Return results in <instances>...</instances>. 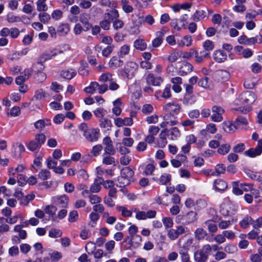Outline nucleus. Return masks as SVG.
<instances>
[{
    "instance_id": "nucleus-43",
    "label": "nucleus",
    "mask_w": 262,
    "mask_h": 262,
    "mask_svg": "<svg viewBox=\"0 0 262 262\" xmlns=\"http://www.w3.org/2000/svg\"><path fill=\"white\" fill-rule=\"evenodd\" d=\"M20 34V31L17 28L12 27L9 28V36L12 39L18 37Z\"/></svg>"
},
{
    "instance_id": "nucleus-60",
    "label": "nucleus",
    "mask_w": 262,
    "mask_h": 262,
    "mask_svg": "<svg viewBox=\"0 0 262 262\" xmlns=\"http://www.w3.org/2000/svg\"><path fill=\"white\" fill-rule=\"evenodd\" d=\"M154 110L153 106L150 104H145L143 105L142 112L145 115H148L152 112Z\"/></svg>"
},
{
    "instance_id": "nucleus-13",
    "label": "nucleus",
    "mask_w": 262,
    "mask_h": 262,
    "mask_svg": "<svg viewBox=\"0 0 262 262\" xmlns=\"http://www.w3.org/2000/svg\"><path fill=\"white\" fill-rule=\"evenodd\" d=\"M103 179L100 177L96 178L94 183L91 186L90 191L91 193H98L101 189V185L102 184Z\"/></svg>"
},
{
    "instance_id": "nucleus-8",
    "label": "nucleus",
    "mask_w": 262,
    "mask_h": 262,
    "mask_svg": "<svg viewBox=\"0 0 262 262\" xmlns=\"http://www.w3.org/2000/svg\"><path fill=\"white\" fill-rule=\"evenodd\" d=\"M146 81L148 85L159 86L163 82V79L160 76L155 77L152 74L149 73L146 77Z\"/></svg>"
},
{
    "instance_id": "nucleus-48",
    "label": "nucleus",
    "mask_w": 262,
    "mask_h": 262,
    "mask_svg": "<svg viewBox=\"0 0 262 262\" xmlns=\"http://www.w3.org/2000/svg\"><path fill=\"white\" fill-rule=\"evenodd\" d=\"M99 86V83L97 82H91L89 86L84 89V91L87 93H93L96 90L97 87Z\"/></svg>"
},
{
    "instance_id": "nucleus-4",
    "label": "nucleus",
    "mask_w": 262,
    "mask_h": 262,
    "mask_svg": "<svg viewBox=\"0 0 262 262\" xmlns=\"http://www.w3.org/2000/svg\"><path fill=\"white\" fill-rule=\"evenodd\" d=\"M63 54V51L55 49L53 51H47L43 53L38 58V60L45 62L48 60L53 58L56 56Z\"/></svg>"
},
{
    "instance_id": "nucleus-23",
    "label": "nucleus",
    "mask_w": 262,
    "mask_h": 262,
    "mask_svg": "<svg viewBox=\"0 0 262 262\" xmlns=\"http://www.w3.org/2000/svg\"><path fill=\"white\" fill-rule=\"evenodd\" d=\"M180 135L181 133L179 129L176 127H173L170 129H168L167 136H169L172 140L177 139L180 137Z\"/></svg>"
},
{
    "instance_id": "nucleus-64",
    "label": "nucleus",
    "mask_w": 262,
    "mask_h": 262,
    "mask_svg": "<svg viewBox=\"0 0 262 262\" xmlns=\"http://www.w3.org/2000/svg\"><path fill=\"white\" fill-rule=\"evenodd\" d=\"M213 241L219 244H221L225 242L226 238L223 233L217 234L214 236Z\"/></svg>"
},
{
    "instance_id": "nucleus-63",
    "label": "nucleus",
    "mask_w": 262,
    "mask_h": 262,
    "mask_svg": "<svg viewBox=\"0 0 262 262\" xmlns=\"http://www.w3.org/2000/svg\"><path fill=\"white\" fill-rule=\"evenodd\" d=\"M62 235V232L58 229H52L50 230L49 235L52 238L60 237Z\"/></svg>"
},
{
    "instance_id": "nucleus-17",
    "label": "nucleus",
    "mask_w": 262,
    "mask_h": 262,
    "mask_svg": "<svg viewBox=\"0 0 262 262\" xmlns=\"http://www.w3.org/2000/svg\"><path fill=\"white\" fill-rule=\"evenodd\" d=\"M123 61L116 56L112 57L108 62V66L112 69H116L123 65Z\"/></svg>"
},
{
    "instance_id": "nucleus-41",
    "label": "nucleus",
    "mask_w": 262,
    "mask_h": 262,
    "mask_svg": "<svg viewBox=\"0 0 262 262\" xmlns=\"http://www.w3.org/2000/svg\"><path fill=\"white\" fill-rule=\"evenodd\" d=\"M112 80H113V75L109 72L102 74L99 78V80L102 82H105L107 81L110 82Z\"/></svg>"
},
{
    "instance_id": "nucleus-59",
    "label": "nucleus",
    "mask_w": 262,
    "mask_h": 262,
    "mask_svg": "<svg viewBox=\"0 0 262 262\" xmlns=\"http://www.w3.org/2000/svg\"><path fill=\"white\" fill-rule=\"evenodd\" d=\"M171 180V175L168 173H164L160 178V182L162 185H165L170 182Z\"/></svg>"
},
{
    "instance_id": "nucleus-24",
    "label": "nucleus",
    "mask_w": 262,
    "mask_h": 262,
    "mask_svg": "<svg viewBox=\"0 0 262 262\" xmlns=\"http://www.w3.org/2000/svg\"><path fill=\"white\" fill-rule=\"evenodd\" d=\"M198 85L206 90H209L211 88V82L207 77H204L200 79L198 82Z\"/></svg>"
},
{
    "instance_id": "nucleus-3",
    "label": "nucleus",
    "mask_w": 262,
    "mask_h": 262,
    "mask_svg": "<svg viewBox=\"0 0 262 262\" xmlns=\"http://www.w3.org/2000/svg\"><path fill=\"white\" fill-rule=\"evenodd\" d=\"M196 212L190 211L186 215H179L176 217V222L184 225H188L197 221Z\"/></svg>"
},
{
    "instance_id": "nucleus-36",
    "label": "nucleus",
    "mask_w": 262,
    "mask_h": 262,
    "mask_svg": "<svg viewBox=\"0 0 262 262\" xmlns=\"http://www.w3.org/2000/svg\"><path fill=\"white\" fill-rule=\"evenodd\" d=\"M252 219L249 216H246L239 223L240 226L242 228L246 229L252 223Z\"/></svg>"
},
{
    "instance_id": "nucleus-14",
    "label": "nucleus",
    "mask_w": 262,
    "mask_h": 262,
    "mask_svg": "<svg viewBox=\"0 0 262 262\" xmlns=\"http://www.w3.org/2000/svg\"><path fill=\"white\" fill-rule=\"evenodd\" d=\"M168 129L165 128L163 129L160 135L159 139L158 141V145L159 147L163 148L167 144L166 137L167 136Z\"/></svg>"
},
{
    "instance_id": "nucleus-34",
    "label": "nucleus",
    "mask_w": 262,
    "mask_h": 262,
    "mask_svg": "<svg viewBox=\"0 0 262 262\" xmlns=\"http://www.w3.org/2000/svg\"><path fill=\"white\" fill-rule=\"evenodd\" d=\"M193 67L189 63L186 62L184 63L180 69V72L182 73L181 75L187 74L192 71Z\"/></svg>"
},
{
    "instance_id": "nucleus-31",
    "label": "nucleus",
    "mask_w": 262,
    "mask_h": 262,
    "mask_svg": "<svg viewBox=\"0 0 262 262\" xmlns=\"http://www.w3.org/2000/svg\"><path fill=\"white\" fill-rule=\"evenodd\" d=\"M224 250L227 253L233 254L237 251V248L234 244L229 243L225 245Z\"/></svg>"
},
{
    "instance_id": "nucleus-62",
    "label": "nucleus",
    "mask_w": 262,
    "mask_h": 262,
    "mask_svg": "<svg viewBox=\"0 0 262 262\" xmlns=\"http://www.w3.org/2000/svg\"><path fill=\"white\" fill-rule=\"evenodd\" d=\"M118 181L119 184V187H120L128 185L130 183V180L126 178H124L121 175H120V176L119 177Z\"/></svg>"
},
{
    "instance_id": "nucleus-56",
    "label": "nucleus",
    "mask_w": 262,
    "mask_h": 262,
    "mask_svg": "<svg viewBox=\"0 0 262 262\" xmlns=\"http://www.w3.org/2000/svg\"><path fill=\"white\" fill-rule=\"evenodd\" d=\"M38 177L42 180H46L50 177V172L46 169H42L38 173Z\"/></svg>"
},
{
    "instance_id": "nucleus-42",
    "label": "nucleus",
    "mask_w": 262,
    "mask_h": 262,
    "mask_svg": "<svg viewBox=\"0 0 262 262\" xmlns=\"http://www.w3.org/2000/svg\"><path fill=\"white\" fill-rule=\"evenodd\" d=\"M47 0H38L36 2L37 10L38 11H46L48 10V6L46 4Z\"/></svg>"
},
{
    "instance_id": "nucleus-26",
    "label": "nucleus",
    "mask_w": 262,
    "mask_h": 262,
    "mask_svg": "<svg viewBox=\"0 0 262 262\" xmlns=\"http://www.w3.org/2000/svg\"><path fill=\"white\" fill-rule=\"evenodd\" d=\"M157 37L155 38L152 41V46L155 48L159 47L163 41V37L164 33L162 31H159L157 33Z\"/></svg>"
},
{
    "instance_id": "nucleus-2",
    "label": "nucleus",
    "mask_w": 262,
    "mask_h": 262,
    "mask_svg": "<svg viewBox=\"0 0 262 262\" xmlns=\"http://www.w3.org/2000/svg\"><path fill=\"white\" fill-rule=\"evenodd\" d=\"M211 251V247L209 244H206L203 246L200 250L194 254V258L196 262H205L208 257L209 254Z\"/></svg>"
},
{
    "instance_id": "nucleus-18",
    "label": "nucleus",
    "mask_w": 262,
    "mask_h": 262,
    "mask_svg": "<svg viewBox=\"0 0 262 262\" xmlns=\"http://www.w3.org/2000/svg\"><path fill=\"white\" fill-rule=\"evenodd\" d=\"M55 204L60 207L66 208L69 204V198L66 195L57 196L55 201Z\"/></svg>"
},
{
    "instance_id": "nucleus-51",
    "label": "nucleus",
    "mask_w": 262,
    "mask_h": 262,
    "mask_svg": "<svg viewBox=\"0 0 262 262\" xmlns=\"http://www.w3.org/2000/svg\"><path fill=\"white\" fill-rule=\"evenodd\" d=\"M230 148L231 146L229 144H223L218 148L217 151L220 154L225 155L229 151Z\"/></svg>"
},
{
    "instance_id": "nucleus-35",
    "label": "nucleus",
    "mask_w": 262,
    "mask_h": 262,
    "mask_svg": "<svg viewBox=\"0 0 262 262\" xmlns=\"http://www.w3.org/2000/svg\"><path fill=\"white\" fill-rule=\"evenodd\" d=\"M61 76L67 79H71L75 75L76 72L72 70H63L61 72Z\"/></svg>"
},
{
    "instance_id": "nucleus-50",
    "label": "nucleus",
    "mask_w": 262,
    "mask_h": 262,
    "mask_svg": "<svg viewBox=\"0 0 262 262\" xmlns=\"http://www.w3.org/2000/svg\"><path fill=\"white\" fill-rule=\"evenodd\" d=\"M35 79L39 83L43 82L47 78L46 74L42 72H37L34 75Z\"/></svg>"
},
{
    "instance_id": "nucleus-57",
    "label": "nucleus",
    "mask_w": 262,
    "mask_h": 262,
    "mask_svg": "<svg viewBox=\"0 0 262 262\" xmlns=\"http://www.w3.org/2000/svg\"><path fill=\"white\" fill-rule=\"evenodd\" d=\"M78 219V213L76 210H73L70 212L68 218L69 222L71 223L75 222Z\"/></svg>"
},
{
    "instance_id": "nucleus-10",
    "label": "nucleus",
    "mask_w": 262,
    "mask_h": 262,
    "mask_svg": "<svg viewBox=\"0 0 262 262\" xmlns=\"http://www.w3.org/2000/svg\"><path fill=\"white\" fill-rule=\"evenodd\" d=\"M127 239H129V244L130 246L135 248L139 247L142 242L141 236L138 234L132 236H127L124 242H126Z\"/></svg>"
},
{
    "instance_id": "nucleus-21",
    "label": "nucleus",
    "mask_w": 262,
    "mask_h": 262,
    "mask_svg": "<svg viewBox=\"0 0 262 262\" xmlns=\"http://www.w3.org/2000/svg\"><path fill=\"white\" fill-rule=\"evenodd\" d=\"M227 58L226 53L223 51H215L213 54L214 59L219 63L224 62Z\"/></svg>"
},
{
    "instance_id": "nucleus-32",
    "label": "nucleus",
    "mask_w": 262,
    "mask_h": 262,
    "mask_svg": "<svg viewBox=\"0 0 262 262\" xmlns=\"http://www.w3.org/2000/svg\"><path fill=\"white\" fill-rule=\"evenodd\" d=\"M204 225L208 227V229L210 232L215 233L217 231V225L211 220L205 222Z\"/></svg>"
},
{
    "instance_id": "nucleus-25",
    "label": "nucleus",
    "mask_w": 262,
    "mask_h": 262,
    "mask_svg": "<svg viewBox=\"0 0 262 262\" xmlns=\"http://www.w3.org/2000/svg\"><path fill=\"white\" fill-rule=\"evenodd\" d=\"M99 125L101 128H104L107 130H110L112 126L111 121L104 118L100 119Z\"/></svg>"
},
{
    "instance_id": "nucleus-27",
    "label": "nucleus",
    "mask_w": 262,
    "mask_h": 262,
    "mask_svg": "<svg viewBox=\"0 0 262 262\" xmlns=\"http://www.w3.org/2000/svg\"><path fill=\"white\" fill-rule=\"evenodd\" d=\"M261 149L258 148H250L245 152V155L250 157H255L260 155L261 153Z\"/></svg>"
},
{
    "instance_id": "nucleus-45",
    "label": "nucleus",
    "mask_w": 262,
    "mask_h": 262,
    "mask_svg": "<svg viewBox=\"0 0 262 262\" xmlns=\"http://www.w3.org/2000/svg\"><path fill=\"white\" fill-rule=\"evenodd\" d=\"M118 211L121 212V214L125 217H130L132 215V211L128 210L126 208L123 206H118L117 207Z\"/></svg>"
},
{
    "instance_id": "nucleus-58",
    "label": "nucleus",
    "mask_w": 262,
    "mask_h": 262,
    "mask_svg": "<svg viewBox=\"0 0 262 262\" xmlns=\"http://www.w3.org/2000/svg\"><path fill=\"white\" fill-rule=\"evenodd\" d=\"M39 18L41 22L47 24L50 20L51 17L49 14L42 12L39 14Z\"/></svg>"
},
{
    "instance_id": "nucleus-54",
    "label": "nucleus",
    "mask_w": 262,
    "mask_h": 262,
    "mask_svg": "<svg viewBox=\"0 0 262 262\" xmlns=\"http://www.w3.org/2000/svg\"><path fill=\"white\" fill-rule=\"evenodd\" d=\"M85 248L89 254H92L96 249L95 244L92 242H89L86 244Z\"/></svg>"
},
{
    "instance_id": "nucleus-46",
    "label": "nucleus",
    "mask_w": 262,
    "mask_h": 262,
    "mask_svg": "<svg viewBox=\"0 0 262 262\" xmlns=\"http://www.w3.org/2000/svg\"><path fill=\"white\" fill-rule=\"evenodd\" d=\"M49 124L50 121L49 120H39L35 123L34 126L36 128L41 129L44 128L46 125Z\"/></svg>"
},
{
    "instance_id": "nucleus-37",
    "label": "nucleus",
    "mask_w": 262,
    "mask_h": 262,
    "mask_svg": "<svg viewBox=\"0 0 262 262\" xmlns=\"http://www.w3.org/2000/svg\"><path fill=\"white\" fill-rule=\"evenodd\" d=\"M232 192L235 195H241L243 194V190L241 188L238 181H234L232 183Z\"/></svg>"
},
{
    "instance_id": "nucleus-39",
    "label": "nucleus",
    "mask_w": 262,
    "mask_h": 262,
    "mask_svg": "<svg viewBox=\"0 0 262 262\" xmlns=\"http://www.w3.org/2000/svg\"><path fill=\"white\" fill-rule=\"evenodd\" d=\"M90 14L93 16H96L103 14L102 10L97 6H93L89 10Z\"/></svg>"
},
{
    "instance_id": "nucleus-52",
    "label": "nucleus",
    "mask_w": 262,
    "mask_h": 262,
    "mask_svg": "<svg viewBox=\"0 0 262 262\" xmlns=\"http://www.w3.org/2000/svg\"><path fill=\"white\" fill-rule=\"evenodd\" d=\"M46 93L42 89H39L35 91L34 98L38 100L43 99L46 97Z\"/></svg>"
},
{
    "instance_id": "nucleus-1",
    "label": "nucleus",
    "mask_w": 262,
    "mask_h": 262,
    "mask_svg": "<svg viewBox=\"0 0 262 262\" xmlns=\"http://www.w3.org/2000/svg\"><path fill=\"white\" fill-rule=\"evenodd\" d=\"M256 99L255 94L250 91H246L241 93L234 103L236 105H250L253 104Z\"/></svg>"
},
{
    "instance_id": "nucleus-49",
    "label": "nucleus",
    "mask_w": 262,
    "mask_h": 262,
    "mask_svg": "<svg viewBox=\"0 0 262 262\" xmlns=\"http://www.w3.org/2000/svg\"><path fill=\"white\" fill-rule=\"evenodd\" d=\"M43 62V61L38 60L37 62L33 64L32 69L36 72H42L45 68Z\"/></svg>"
},
{
    "instance_id": "nucleus-47",
    "label": "nucleus",
    "mask_w": 262,
    "mask_h": 262,
    "mask_svg": "<svg viewBox=\"0 0 262 262\" xmlns=\"http://www.w3.org/2000/svg\"><path fill=\"white\" fill-rule=\"evenodd\" d=\"M225 171V167L223 164H218L215 166V171L211 173L212 176H218Z\"/></svg>"
},
{
    "instance_id": "nucleus-22",
    "label": "nucleus",
    "mask_w": 262,
    "mask_h": 262,
    "mask_svg": "<svg viewBox=\"0 0 262 262\" xmlns=\"http://www.w3.org/2000/svg\"><path fill=\"white\" fill-rule=\"evenodd\" d=\"M112 154L109 153H103L102 155L103 159L102 163L105 165H115V159L114 157H112Z\"/></svg>"
},
{
    "instance_id": "nucleus-5",
    "label": "nucleus",
    "mask_w": 262,
    "mask_h": 262,
    "mask_svg": "<svg viewBox=\"0 0 262 262\" xmlns=\"http://www.w3.org/2000/svg\"><path fill=\"white\" fill-rule=\"evenodd\" d=\"M83 135L88 141L95 142L99 138V130L98 128H90Z\"/></svg>"
},
{
    "instance_id": "nucleus-28",
    "label": "nucleus",
    "mask_w": 262,
    "mask_h": 262,
    "mask_svg": "<svg viewBox=\"0 0 262 262\" xmlns=\"http://www.w3.org/2000/svg\"><path fill=\"white\" fill-rule=\"evenodd\" d=\"M134 172L133 170L128 167L123 168L121 171V175L124 178L130 180L133 177Z\"/></svg>"
},
{
    "instance_id": "nucleus-11",
    "label": "nucleus",
    "mask_w": 262,
    "mask_h": 262,
    "mask_svg": "<svg viewBox=\"0 0 262 262\" xmlns=\"http://www.w3.org/2000/svg\"><path fill=\"white\" fill-rule=\"evenodd\" d=\"M164 108L168 114L174 116L179 112L180 106L178 104L169 103L166 104Z\"/></svg>"
},
{
    "instance_id": "nucleus-44",
    "label": "nucleus",
    "mask_w": 262,
    "mask_h": 262,
    "mask_svg": "<svg viewBox=\"0 0 262 262\" xmlns=\"http://www.w3.org/2000/svg\"><path fill=\"white\" fill-rule=\"evenodd\" d=\"M88 198L90 203L94 205L100 203L102 201L101 198L96 194H90Z\"/></svg>"
},
{
    "instance_id": "nucleus-33",
    "label": "nucleus",
    "mask_w": 262,
    "mask_h": 262,
    "mask_svg": "<svg viewBox=\"0 0 262 262\" xmlns=\"http://www.w3.org/2000/svg\"><path fill=\"white\" fill-rule=\"evenodd\" d=\"M188 250L179 249V253L180 255L182 262H190V256L188 254Z\"/></svg>"
},
{
    "instance_id": "nucleus-30",
    "label": "nucleus",
    "mask_w": 262,
    "mask_h": 262,
    "mask_svg": "<svg viewBox=\"0 0 262 262\" xmlns=\"http://www.w3.org/2000/svg\"><path fill=\"white\" fill-rule=\"evenodd\" d=\"M194 234L195 238L200 241L205 238L207 235V232L203 228H199L195 230Z\"/></svg>"
},
{
    "instance_id": "nucleus-40",
    "label": "nucleus",
    "mask_w": 262,
    "mask_h": 262,
    "mask_svg": "<svg viewBox=\"0 0 262 262\" xmlns=\"http://www.w3.org/2000/svg\"><path fill=\"white\" fill-rule=\"evenodd\" d=\"M121 4L123 11L126 13H130L133 10V8L129 5L128 0H121Z\"/></svg>"
},
{
    "instance_id": "nucleus-53",
    "label": "nucleus",
    "mask_w": 262,
    "mask_h": 262,
    "mask_svg": "<svg viewBox=\"0 0 262 262\" xmlns=\"http://www.w3.org/2000/svg\"><path fill=\"white\" fill-rule=\"evenodd\" d=\"M179 57H180V52L174 51L169 56L168 60L170 62H174L177 61Z\"/></svg>"
},
{
    "instance_id": "nucleus-55",
    "label": "nucleus",
    "mask_w": 262,
    "mask_h": 262,
    "mask_svg": "<svg viewBox=\"0 0 262 262\" xmlns=\"http://www.w3.org/2000/svg\"><path fill=\"white\" fill-rule=\"evenodd\" d=\"M26 169V167L22 164L18 165L15 168H11L9 169L10 172L12 173L13 175H15L16 173H19Z\"/></svg>"
},
{
    "instance_id": "nucleus-20",
    "label": "nucleus",
    "mask_w": 262,
    "mask_h": 262,
    "mask_svg": "<svg viewBox=\"0 0 262 262\" xmlns=\"http://www.w3.org/2000/svg\"><path fill=\"white\" fill-rule=\"evenodd\" d=\"M214 187L218 191H225L228 187L227 183L222 179H217L214 182Z\"/></svg>"
},
{
    "instance_id": "nucleus-61",
    "label": "nucleus",
    "mask_w": 262,
    "mask_h": 262,
    "mask_svg": "<svg viewBox=\"0 0 262 262\" xmlns=\"http://www.w3.org/2000/svg\"><path fill=\"white\" fill-rule=\"evenodd\" d=\"M162 222L164 227L166 229L171 228L173 224L172 219L169 217L163 218Z\"/></svg>"
},
{
    "instance_id": "nucleus-29",
    "label": "nucleus",
    "mask_w": 262,
    "mask_h": 262,
    "mask_svg": "<svg viewBox=\"0 0 262 262\" xmlns=\"http://www.w3.org/2000/svg\"><path fill=\"white\" fill-rule=\"evenodd\" d=\"M134 47L137 50L143 51L146 49L147 45L144 40L138 39L135 41Z\"/></svg>"
},
{
    "instance_id": "nucleus-6",
    "label": "nucleus",
    "mask_w": 262,
    "mask_h": 262,
    "mask_svg": "<svg viewBox=\"0 0 262 262\" xmlns=\"http://www.w3.org/2000/svg\"><path fill=\"white\" fill-rule=\"evenodd\" d=\"M163 118L164 121L160 124V126L163 128H166L168 125L173 126L178 123L173 116L168 114L164 115Z\"/></svg>"
},
{
    "instance_id": "nucleus-9",
    "label": "nucleus",
    "mask_w": 262,
    "mask_h": 262,
    "mask_svg": "<svg viewBox=\"0 0 262 262\" xmlns=\"http://www.w3.org/2000/svg\"><path fill=\"white\" fill-rule=\"evenodd\" d=\"M103 144L105 145L104 152L114 155L116 150L113 146L112 141L108 137H105L103 140Z\"/></svg>"
},
{
    "instance_id": "nucleus-15",
    "label": "nucleus",
    "mask_w": 262,
    "mask_h": 262,
    "mask_svg": "<svg viewBox=\"0 0 262 262\" xmlns=\"http://www.w3.org/2000/svg\"><path fill=\"white\" fill-rule=\"evenodd\" d=\"M223 128L227 133L232 134L237 129V126L232 121H227L223 123Z\"/></svg>"
},
{
    "instance_id": "nucleus-12",
    "label": "nucleus",
    "mask_w": 262,
    "mask_h": 262,
    "mask_svg": "<svg viewBox=\"0 0 262 262\" xmlns=\"http://www.w3.org/2000/svg\"><path fill=\"white\" fill-rule=\"evenodd\" d=\"M90 19V14L88 13H82L79 16V21L83 24L86 31L92 27V25L89 23Z\"/></svg>"
},
{
    "instance_id": "nucleus-16",
    "label": "nucleus",
    "mask_w": 262,
    "mask_h": 262,
    "mask_svg": "<svg viewBox=\"0 0 262 262\" xmlns=\"http://www.w3.org/2000/svg\"><path fill=\"white\" fill-rule=\"evenodd\" d=\"M214 75L218 81H226L229 78L230 73L226 70H218Z\"/></svg>"
},
{
    "instance_id": "nucleus-7",
    "label": "nucleus",
    "mask_w": 262,
    "mask_h": 262,
    "mask_svg": "<svg viewBox=\"0 0 262 262\" xmlns=\"http://www.w3.org/2000/svg\"><path fill=\"white\" fill-rule=\"evenodd\" d=\"M193 242L192 237H187L186 236L181 237L179 240L180 249L189 250Z\"/></svg>"
},
{
    "instance_id": "nucleus-19",
    "label": "nucleus",
    "mask_w": 262,
    "mask_h": 262,
    "mask_svg": "<svg viewBox=\"0 0 262 262\" xmlns=\"http://www.w3.org/2000/svg\"><path fill=\"white\" fill-rule=\"evenodd\" d=\"M119 13L117 10L112 9L104 14V18L110 21H113L119 17Z\"/></svg>"
},
{
    "instance_id": "nucleus-38",
    "label": "nucleus",
    "mask_w": 262,
    "mask_h": 262,
    "mask_svg": "<svg viewBox=\"0 0 262 262\" xmlns=\"http://www.w3.org/2000/svg\"><path fill=\"white\" fill-rule=\"evenodd\" d=\"M7 21L10 24L19 22L21 18L19 16H16L12 13H8L6 17Z\"/></svg>"
}]
</instances>
